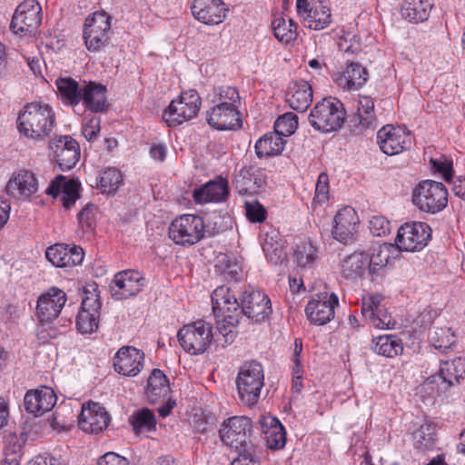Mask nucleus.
Returning <instances> with one entry per match:
<instances>
[{
  "mask_svg": "<svg viewBox=\"0 0 465 465\" xmlns=\"http://www.w3.org/2000/svg\"><path fill=\"white\" fill-rule=\"evenodd\" d=\"M431 229L420 222L406 223L401 225L395 239V247L401 252H416L427 245Z\"/></svg>",
  "mask_w": 465,
  "mask_h": 465,
  "instance_id": "9b49d317",
  "label": "nucleus"
},
{
  "mask_svg": "<svg viewBox=\"0 0 465 465\" xmlns=\"http://www.w3.org/2000/svg\"><path fill=\"white\" fill-rule=\"evenodd\" d=\"M169 392L170 385L167 377L161 370L154 369L148 378L145 389L148 401L154 404L161 399H165Z\"/></svg>",
  "mask_w": 465,
  "mask_h": 465,
  "instance_id": "58836bf2",
  "label": "nucleus"
},
{
  "mask_svg": "<svg viewBox=\"0 0 465 465\" xmlns=\"http://www.w3.org/2000/svg\"><path fill=\"white\" fill-rule=\"evenodd\" d=\"M307 26L313 30H322L331 23V10L322 0H312L310 8L302 15Z\"/></svg>",
  "mask_w": 465,
  "mask_h": 465,
  "instance_id": "4c0bfd02",
  "label": "nucleus"
},
{
  "mask_svg": "<svg viewBox=\"0 0 465 465\" xmlns=\"http://www.w3.org/2000/svg\"><path fill=\"white\" fill-rule=\"evenodd\" d=\"M94 205L87 204L78 214L79 223L83 227L92 228L94 218Z\"/></svg>",
  "mask_w": 465,
  "mask_h": 465,
  "instance_id": "338daca9",
  "label": "nucleus"
},
{
  "mask_svg": "<svg viewBox=\"0 0 465 465\" xmlns=\"http://www.w3.org/2000/svg\"><path fill=\"white\" fill-rule=\"evenodd\" d=\"M430 163L433 169L436 172L440 173L446 182H450L453 176L451 162L431 159Z\"/></svg>",
  "mask_w": 465,
  "mask_h": 465,
  "instance_id": "e2e57ef3",
  "label": "nucleus"
},
{
  "mask_svg": "<svg viewBox=\"0 0 465 465\" xmlns=\"http://www.w3.org/2000/svg\"><path fill=\"white\" fill-rule=\"evenodd\" d=\"M41 7L29 0L20 4L12 17L10 29L15 34L33 32L41 23Z\"/></svg>",
  "mask_w": 465,
  "mask_h": 465,
  "instance_id": "aec40b11",
  "label": "nucleus"
},
{
  "mask_svg": "<svg viewBox=\"0 0 465 465\" xmlns=\"http://www.w3.org/2000/svg\"><path fill=\"white\" fill-rule=\"evenodd\" d=\"M252 420L245 416H233L224 420L219 430L222 442L235 450L248 449Z\"/></svg>",
  "mask_w": 465,
  "mask_h": 465,
  "instance_id": "9d476101",
  "label": "nucleus"
},
{
  "mask_svg": "<svg viewBox=\"0 0 465 465\" xmlns=\"http://www.w3.org/2000/svg\"><path fill=\"white\" fill-rule=\"evenodd\" d=\"M429 339L435 349L443 352L456 342L455 335L449 327H433L430 330Z\"/></svg>",
  "mask_w": 465,
  "mask_h": 465,
  "instance_id": "49530a36",
  "label": "nucleus"
},
{
  "mask_svg": "<svg viewBox=\"0 0 465 465\" xmlns=\"http://www.w3.org/2000/svg\"><path fill=\"white\" fill-rule=\"evenodd\" d=\"M275 37L282 43H290L296 39L297 25L292 19L288 22L283 17H276L272 23Z\"/></svg>",
  "mask_w": 465,
  "mask_h": 465,
  "instance_id": "09e8293b",
  "label": "nucleus"
},
{
  "mask_svg": "<svg viewBox=\"0 0 465 465\" xmlns=\"http://www.w3.org/2000/svg\"><path fill=\"white\" fill-rule=\"evenodd\" d=\"M57 397L49 387H41L28 391L24 398L25 411L35 416H40L51 411L55 405Z\"/></svg>",
  "mask_w": 465,
  "mask_h": 465,
  "instance_id": "a878e982",
  "label": "nucleus"
},
{
  "mask_svg": "<svg viewBox=\"0 0 465 465\" xmlns=\"http://www.w3.org/2000/svg\"><path fill=\"white\" fill-rule=\"evenodd\" d=\"M231 465H260V462L247 449L240 451L239 456L232 461Z\"/></svg>",
  "mask_w": 465,
  "mask_h": 465,
  "instance_id": "69168bd1",
  "label": "nucleus"
},
{
  "mask_svg": "<svg viewBox=\"0 0 465 465\" xmlns=\"http://www.w3.org/2000/svg\"><path fill=\"white\" fill-rule=\"evenodd\" d=\"M106 87L95 82L84 83L81 102L86 109L93 113L106 110Z\"/></svg>",
  "mask_w": 465,
  "mask_h": 465,
  "instance_id": "72a5a7b5",
  "label": "nucleus"
},
{
  "mask_svg": "<svg viewBox=\"0 0 465 465\" xmlns=\"http://www.w3.org/2000/svg\"><path fill=\"white\" fill-rule=\"evenodd\" d=\"M79 183L74 180H70L63 186L61 193V201L66 209H70L79 198Z\"/></svg>",
  "mask_w": 465,
  "mask_h": 465,
  "instance_id": "6e6d98bb",
  "label": "nucleus"
},
{
  "mask_svg": "<svg viewBox=\"0 0 465 465\" xmlns=\"http://www.w3.org/2000/svg\"><path fill=\"white\" fill-rule=\"evenodd\" d=\"M66 182L64 181V177L63 175L56 176L48 185L45 190V193L53 196L54 198L57 197L61 194L63 186Z\"/></svg>",
  "mask_w": 465,
  "mask_h": 465,
  "instance_id": "774afa93",
  "label": "nucleus"
},
{
  "mask_svg": "<svg viewBox=\"0 0 465 465\" xmlns=\"http://www.w3.org/2000/svg\"><path fill=\"white\" fill-rule=\"evenodd\" d=\"M236 385L241 403L248 407L254 406L264 385L262 364L256 361L244 362L238 372Z\"/></svg>",
  "mask_w": 465,
  "mask_h": 465,
  "instance_id": "7ed1b4c3",
  "label": "nucleus"
},
{
  "mask_svg": "<svg viewBox=\"0 0 465 465\" xmlns=\"http://www.w3.org/2000/svg\"><path fill=\"white\" fill-rule=\"evenodd\" d=\"M206 116L208 124L217 130H237L242 127L235 104L218 103L206 112Z\"/></svg>",
  "mask_w": 465,
  "mask_h": 465,
  "instance_id": "a211bd4d",
  "label": "nucleus"
},
{
  "mask_svg": "<svg viewBox=\"0 0 465 465\" xmlns=\"http://www.w3.org/2000/svg\"><path fill=\"white\" fill-rule=\"evenodd\" d=\"M357 223L358 217L354 209L345 207L340 210L333 219L331 230L333 238L344 244L351 243Z\"/></svg>",
  "mask_w": 465,
  "mask_h": 465,
  "instance_id": "bb28decb",
  "label": "nucleus"
},
{
  "mask_svg": "<svg viewBox=\"0 0 465 465\" xmlns=\"http://www.w3.org/2000/svg\"><path fill=\"white\" fill-rule=\"evenodd\" d=\"M377 143L385 154L395 155L411 146V138L401 127L387 124L378 131Z\"/></svg>",
  "mask_w": 465,
  "mask_h": 465,
  "instance_id": "dca6fc26",
  "label": "nucleus"
},
{
  "mask_svg": "<svg viewBox=\"0 0 465 465\" xmlns=\"http://www.w3.org/2000/svg\"><path fill=\"white\" fill-rule=\"evenodd\" d=\"M339 299L333 292H322L313 297L306 305L305 313L311 323L324 325L334 318V309Z\"/></svg>",
  "mask_w": 465,
  "mask_h": 465,
  "instance_id": "2eb2a0df",
  "label": "nucleus"
},
{
  "mask_svg": "<svg viewBox=\"0 0 465 465\" xmlns=\"http://www.w3.org/2000/svg\"><path fill=\"white\" fill-rule=\"evenodd\" d=\"M370 322L373 327L381 330L393 329L396 324L391 315L384 308L377 311L374 316H371Z\"/></svg>",
  "mask_w": 465,
  "mask_h": 465,
  "instance_id": "bf43d9fd",
  "label": "nucleus"
},
{
  "mask_svg": "<svg viewBox=\"0 0 465 465\" xmlns=\"http://www.w3.org/2000/svg\"><path fill=\"white\" fill-rule=\"evenodd\" d=\"M58 94L64 104L73 107L78 105L81 102L82 86L72 77H59L55 81Z\"/></svg>",
  "mask_w": 465,
  "mask_h": 465,
  "instance_id": "a19ab883",
  "label": "nucleus"
},
{
  "mask_svg": "<svg viewBox=\"0 0 465 465\" xmlns=\"http://www.w3.org/2000/svg\"><path fill=\"white\" fill-rule=\"evenodd\" d=\"M329 194V176L326 173H322L318 176L315 187V196L319 203L327 201Z\"/></svg>",
  "mask_w": 465,
  "mask_h": 465,
  "instance_id": "052dcab7",
  "label": "nucleus"
},
{
  "mask_svg": "<svg viewBox=\"0 0 465 465\" xmlns=\"http://www.w3.org/2000/svg\"><path fill=\"white\" fill-rule=\"evenodd\" d=\"M204 220L196 214H183L171 223L169 238L178 245L192 246L199 242L209 232Z\"/></svg>",
  "mask_w": 465,
  "mask_h": 465,
  "instance_id": "423d86ee",
  "label": "nucleus"
},
{
  "mask_svg": "<svg viewBox=\"0 0 465 465\" xmlns=\"http://www.w3.org/2000/svg\"><path fill=\"white\" fill-rule=\"evenodd\" d=\"M214 269L224 280L237 281L242 272L237 259L230 253L220 252L216 256Z\"/></svg>",
  "mask_w": 465,
  "mask_h": 465,
  "instance_id": "79ce46f5",
  "label": "nucleus"
},
{
  "mask_svg": "<svg viewBox=\"0 0 465 465\" xmlns=\"http://www.w3.org/2000/svg\"><path fill=\"white\" fill-rule=\"evenodd\" d=\"M432 7L431 0H404L401 14L404 20L418 24L428 20Z\"/></svg>",
  "mask_w": 465,
  "mask_h": 465,
  "instance_id": "e433bc0d",
  "label": "nucleus"
},
{
  "mask_svg": "<svg viewBox=\"0 0 465 465\" xmlns=\"http://www.w3.org/2000/svg\"><path fill=\"white\" fill-rule=\"evenodd\" d=\"M229 195L228 181L218 177L209 181L204 185L193 191V199L197 203H220L225 201Z\"/></svg>",
  "mask_w": 465,
  "mask_h": 465,
  "instance_id": "2f4dec72",
  "label": "nucleus"
},
{
  "mask_svg": "<svg viewBox=\"0 0 465 465\" xmlns=\"http://www.w3.org/2000/svg\"><path fill=\"white\" fill-rule=\"evenodd\" d=\"M5 191L13 198L24 201L37 193L38 183L33 173L22 171L8 181Z\"/></svg>",
  "mask_w": 465,
  "mask_h": 465,
  "instance_id": "c85d7f7f",
  "label": "nucleus"
},
{
  "mask_svg": "<svg viewBox=\"0 0 465 465\" xmlns=\"http://www.w3.org/2000/svg\"><path fill=\"white\" fill-rule=\"evenodd\" d=\"M285 98L292 109L297 112H304L312 101V86L304 80L292 82L289 84Z\"/></svg>",
  "mask_w": 465,
  "mask_h": 465,
  "instance_id": "473e14b6",
  "label": "nucleus"
},
{
  "mask_svg": "<svg viewBox=\"0 0 465 465\" xmlns=\"http://www.w3.org/2000/svg\"><path fill=\"white\" fill-rule=\"evenodd\" d=\"M100 122L99 117L94 116L83 124L82 134L87 141L96 138L100 132Z\"/></svg>",
  "mask_w": 465,
  "mask_h": 465,
  "instance_id": "680f3d73",
  "label": "nucleus"
},
{
  "mask_svg": "<svg viewBox=\"0 0 465 465\" xmlns=\"http://www.w3.org/2000/svg\"><path fill=\"white\" fill-rule=\"evenodd\" d=\"M245 214L251 223H262L267 217L266 209L258 201H246Z\"/></svg>",
  "mask_w": 465,
  "mask_h": 465,
  "instance_id": "4d7b16f0",
  "label": "nucleus"
},
{
  "mask_svg": "<svg viewBox=\"0 0 465 465\" xmlns=\"http://www.w3.org/2000/svg\"><path fill=\"white\" fill-rule=\"evenodd\" d=\"M145 278L135 270L117 272L110 283V292L115 300H125L136 296L143 288Z\"/></svg>",
  "mask_w": 465,
  "mask_h": 465,
  "instance_id": "4468645a",
  "label": "nucleus"
},
{
  "mask_svg": "<svg viewBox=\"0 0 465 465\" xmlns=\"http://www.w3.org/2000/svg\"><path fill=\"white\" fill-rule=\"evenodd\" d=\"M55 125V114L45 103L26 104L18 114L17 129L20 134L35 142L49 138Z\"/></svg>",
  "mask_w": 465,
  "mask_h": 465,
  "instance_id": "f257e3e1",
  "label": "nucleus"
},
{
  "mask_svg": "<svg viewBox=\"0 0 465 465\" xmlns=\"http://www.w3.org/2000/svg\"><path fill=\"white\" fill-rule=\"evenodd\" d=\"M346 113L342 103L334 97L323 98L318 102L309 114L312 126L322 133L340 129L345 121Z\"/></svg>",
  "mask_w": 465,
  "mask_h": 465,
  "instance_id": "20e7f679",
  "label": "nucleus"
},
{
  "mask_svg": "<svg viewBox=\"0 0 465 465\" xmlns=\"http://www.w3.org/2000/svg\"><path fill=\"white\" fill-rule=\"evenodd\" d=\"M368 79V72L361 64L351 62L342 74L334 77L337 84L348 90L361 88Z\"/></svg>",
  "mask_w": 465,
  "mask_h": 465,
  "instance_id": "f704fd0d",
  "label": "nucleus"
},
{
  "mask_svg": "<svg viewBox=\"0 0 465 465\" xmlns=\"http://www.w3.org/2000/svg\"><path fill=\"white\" fill-rule=\"evenodd\" d=\"M240 300L241 314L254 323L264 322L272 312L270 298L261 291L247 289Z\"/></svg>",
  "mask_w": 465,
  "mask_h": 465,
  "instance_id": "ddd939ff",
  "label": "nucleus"
},
{
  "mask_svg": "<svg viewBox=\"0 0 465 465\" xmlns=\"http://www.w3.org/2000/svg\"><path fill=\"white\" fill-rule=\"evenodd\" d=\"M78 425L87 433H99L106 429L111 418L105 409L97 402L88 401L82 406Z\"/></svg>",
  "mask_w": 465,
  "mask_h": 465,
  "instance_id": "6ab92c4d",
  "label": "nucleus"
},
{
  "mask_svg": "<svg viewBox=\"0 0 465 465\" xmlns=\"http://www.w3.org/2000/svg\"><path fill=\"white\" fill-rule=\"evenodd\" d=\"M350 126L355 134H361L363 131L376 126L374 102L371 97H360L357 113L351 118Z\"/></svg>",
  "mask_w": 465,
  "mask_h": 465,
  "instance_id": "7c9ffc66",
  "label": "nucleus"
},
{
  "mask_svg": "<svg viewBox=\"0 0 465 465\" xmlns=\"http://www.w3.org/2000/svg\"><path fill=\"white\" fill-rule=\"evenodd\" d=\"M213 337L210 323L203 320L183 326L177 333L180 345L192 355L203 353L210 346Z\"/></svg>",
  "mask_w": 465,
  "mask_h": 465,
  "instance_id": "6e6552de",
  "label": "nucleus"
},
{
  "mask_svg": "<svg viewBox=\"0 0 465 465\" xmlns=\"http://www.w3.org/2000/svg\"><path fill=\"white\" fill-rule=\"evenodd\" d=\"M134 431L137 433L153 431L156 429V418L154 413L143 408L134 411L129 418Z\"/></svg>",
  "mask_w": 465,
  "mask_h": 465,
  "instance_id": "a18cd8bd",
  "label": "nucleus"
},
{
  "mask_svg": "<svg viewBox=\"0 0 465 465\" xmlns=\"http://www.w3.org/2000/svg\"><path fill=\"white\" fill-rule=\"evenodd\" d=\"M285 143L286 139L277 132L267 133L256 141L255 154L260 159L279 155L282 153Z\"/></svg>",
  "mask_w": 465,
  "mask_h": 465,
  "instance_id": "c9c22d12",
  "label": "nucleus"
},
{
  "mask_svg": "<svg viewBox=\"0 0 465 465\" xmlns=\"http://www.w3.org/2000/svg\"><path fill=\"white\" fill-rule=\"evenodd\" d=\"M265 183V179L252 166H242L236 171L233 176V185L241 195H252Z\"/></svg>",
  "mask_w": 465,
  "mask_h": 465,
  "instance_id": "c756f323",
  "label": "nucleus"
},
{
  "mask_svg": "<svg viewBox=\"0 0 465 465\" xmlns=\"http://www.w3.org/2000/svg\"><path fill=\"white\" fill-rule=\"evenodd\" d=\"M202 99L195 90L182 92L179 97L173 100L168 108L163 112V120L169 127H175L197 115Z\"/></svg>",
  "mask_w": 465,
  "mask_h": 465,
  "instance_id": "0eeeda50",
  "label": "nucleus"
},
{
  "mask_svg": "<svg viewBox=\"0 0 465 465\" xmlns=\"http://www.w3.org/2000/svg\"><path fill=\"white\" fill-rule=\"evenodd\" d=\"M267 446L270 449L280 450L286 443V432L284 427L276 418L270 420V428L264 430Z\"/></svg>",
  "mask_w": 465,
  "mask_h": 465,
  "instance_id": "8fccbe9b",
  "label": "nucleus"
},
{
  "mask_svg": "<svg viewBox=\"0 0 465 465\" xmlns=\"http://www.w3.org/2000/svg\"><path fill=\"white\" fill-rule=\"evenodd\" d=\"M278 238L279 235L277 233H267L262 245V250L268 262L273 265L282 264L287 257L283 242L281 239L278 240Z\"/></svg>",
  "mask_w": 465,
  "mask_h": 465,
  "instance_id": "37998d69",
  "label": "nucleus"
},
{
  "mask_svg": "<svg viewBox=\"0 0 465 465\" xmlns=\"http://www.w3.org/2000/svg\"><path fill=\"white\" fill-rule=\"evenodd\" d=\"M316 247L310 242H302L294 251V262L300 267H305L313 263L316 260Z\"/></svg>",
  "mask_w": 465,
  "mask_h": 465,
  "instance_id": "603ef678",
  "label": "nucleus"
},
{
  "mask_svg": "<svg viewBox=\"0 0 465 465\" xmlns=\"http://www.w3.org/2000/svg\"><path fill=\"white\" fill-rule=\"evenodd\" d=\"M214 99L213 102L214 104L218 103H229L235 104L239 107L240 96L236 88L232 86H220L214 89Z\"/></svg>",
  "mask_w": 465,
  "mask_h": 465,
  "instance_id": "5fc2aeb1",
  "label": "nucleus"
},
{
  "mask_svg": "<svg viewBox=\"0 0 465 465\" xmlns=\"http://www.w3.org/2000/svg\"><path fill=\"white\" fill-rule=\"evenodd\" d=\"M213 310L217 318H223L218 322V331L223 336V347L231 344L236 337V325L241 315V301L235 297L232 290L222 285L212 293Z\"/></svg>",
  "mask_w": 465,
  "mask_h": 465,
  "instance_id": "f03ea898",
  "label": "nucleus"
},
{
  "mask_svg": "<svg viewBox=\"0 0 465 465\" xmlns=\"http://www.w3.org/2000/svg\"><path fill=\"white\" fill-rule=\"evenodd\" d=\"M369 228L374 236L381 237L391 232V223L382 215H374L369 222Z\"/></svg>",
  "mask_w": 465,
  "mask_h": 465,
  "instance_id": "13d9d810",
  "label": "nucleus"
},
{
  "mask_svg": "<svg viewBox=\"0 0 465 465\" xmlns=\"http://www.w3.org/2000/svg\"><path fill=\"white\" fill-rule=\"evenodd\" d=\"M123 181L122 173L115 168H106L99 175L97 186L103 193L114 195Z\"/></svg>",
  "mask_w": 465,
  "mask_h": 465,
  "instance_id": "de8ad7c7",
  "label": "nucleus"
},
{
  "mask_svg": "<svg viewBox=\"0 0 465 465\" xmlns=\"http://www.w3.org/2000/svg\"><path fill=\"white\" fill-rule=\"evenodd\" d=\"M50 149L54 152V158L61 170L72 169L80 157L78 143L70 136H60L50 142Z\"/></svg>",
  "mask_w": 465,
  "mask_h": 465,
  "instance_id": "4be33fe9",
  "label": "nucleus"
},
{
  "mask_svg": "<svg viewBox=\"0 0 465 465\" xmlns=\"http://www.w3.org/2000/svg\"><path fill=\"white\" fill-rule=\"evenodd\" d=\"M412 203L420 211L435 214L447 207L448 191L440 182L423 180L412 191Z\"/></svg>",
  "mask_w": 465,
  "mask_h": 465,
  "instance_id": "39448f33",
  "label": "nucleus"
},
{
  "mask_svg": "<svg viewBox=\"0 0 465 465\" xmlns=\"http://www.w3.org/2000/svg\"><path fill=\"white\" fill-rule=\"evenodd\" d=\"M436 430L432 424L423 423L413 433L414 446L418 450H426L431 447L435 440Z\"/></svg>",
  "mask_w": 465,
  "mask_h": 465,
  "instance_id": "3c124183",
  "label": "nucleus"
},
{
  "mask_svg": "<svg viewBox=\"0 0 465 465\" xmlns=\"http://www.w3.org/2000/svg\"><path fill=\"white\" fill-rule=\"evenodd\" d=\"M67 297L65 292L57 288L52 287L37 300L36 315L43 323H49L55 320L61 313Z\"/></svg>",
  "mask_w": 465,
  "mask_h": 465,
  "instance_id": "f3484780",
  "label": "nucleus"
},
{
  "mask_svg": "<svg viewBox=\"0 0 465 465\" xmlns=\"http://www.w3.org/2000/svg\"><path fill=\"white\" fill-rule=\"evenodd\" d=\"M438 375L446 388L459 384L465 378V360L459 357L441 362Z\"/></svg>",
  "mask_w": 465,
  "mask_h": 465,
  "instance_id": "ea45409f",
  "label": "nucleus"
},
{
  "mask_svg": "<svg viewBox=\"0 0 465 465\" xmlns=\"http://www.w3.org/2000/svg\"><path fill=\"white\" fill-rule=\"evenodd\" d=\"M298 127V117L292 113H286L277 118L274 131L286 138L292 134Z\"/></svg>",
  "mask_w": 465,
  "mask_h": 465,
  "instance_id": "864d4df0",
  "label": "nucleus"
},
{
  "mask_svg": "<svg viewBox=\"0 0 465 465\" xmlns=\"http://www.w3.org/2000/svg\"><path fill=\"white\" fill-rule=\"evenodd\" d=\"M373 342L374 352L388 358H393L403 351L401 340L395 335H380Z\"/></svg>",
  "mask_w": 465,
  "mask_h": 465,
  "instance_id": "c03bdc74",
  "label": "nucleus"
},
{
  "mask_svg": "<svg viewBox=\"0 0 465 465\" xmlns=\"http://www.w3.org/2000/svg\"><path fill=\"white\" fill-rule=\"evenodd\" d=\"M144 354L133 346H124L118 350L114 359V371L128 377L136 376L143 367Z\"/></svg>",
  "mask_w": 465,
  "mask_h": 465,
  "instance_id": "412c9836",
  "label": "nucleus"
},
{
  "mask_svg": "<svg viewBox=\"0 0 465 465\" xmlns=\"http://www.w3.org/2000/svg\"><path fill=\"white\" fill-rule=\"evenodd\" d=\"M97 286L93 292L85 290V297L81 303V309L76 316V328L82 334H92L98 330L102 303L96 293Z\"/></svg>",
  "mask_w": 465,
  "mask_h": 465,
  "instance_id": "f8f14e48",
  "label": "nucleus"
},
{
  "mask_svg": "<svg viewBox=\"0 0 465 465\" xmlns=\"http://www.w3.org/2000/svg\"><path fill=\"white\" fill-rule=\"evenodd\" d=\"M395 251H397V248L394 244L383 242L377 246H372L366 252L368 277L371 282L376 281L381 276L382 271L392 258L391 253Z\"/></svg>",
  "mask_w": 465,
  "mask_h": 465,
  "instance_id": "cd10ccee",
  "label": "nucleus"
},
{
  "mask_svg": "<svg viewBox=\"0 0 465 465\" xmlns=\"http://www.w3.org/2000/svg\"><path fill=\"white\" fill-rule=\"evenodd\" d=\"M195 19L205 25H219L226 17L227 8L221 0H193L191 5Z\"/></svg>",
  "mask_w": 465,
  "mask_h": 465,
  "instance_id": "b1692460",
  "label": "nucleus"
},
{
  "mask_svg": "<svg viewBox=\"0 0 465 465\" xmlns=\"http://www.w3.org/2000/svg\"><path fill=\"white\" fill-rule=\"evenodd\" d=\"M84 252L80 246L55 243L46 249V259L55 267L64 268L80 264Z\"/></svg>",
  "mask_w": 465,
  "mask_h": 465,
  "instance_id": "393cba45",
  "label": "nucleus"
},
{
  "mask_svg": "<svg viewBox=\"0 0 465 465\" xmlns=\"http://www.w3.org/2000/svg\"><path fill=\"white\" fill-rule=\"evenodd\" d=\"M111 16L104 11L94 12L85 18L83 35L90 52H98L109 44Z\"/></svg>",
  "mask_w": 465,
  "mask_h": 465,
  "instance_id": "1a4fd4ad",
  "label": "nucleus"
},
{
  "mask_svg": "<svg viewBox=\"0 0 465 465\" xmlns=\"http://www.w3.org/2000/svg\"><path fill=\"white\" fill-rule=\"evenodd\" d=\"M339 270L341 277L356 282L368 276L367 256L365 251L351 253H339Z\"/></svg>",
  "mask_w": 465,
  "mask_h": 465,
  "instance_id": "5701e85b",
  "label": "nucleus"
},
{
  "mask_svg": "<svg viewBox=\"0 0 465 465\" xmlns=\"http://www.w3.org/2000/svg\"><path fill=\"white\" fill-rule=\"evenodd\" d=\"M97 465H129V460L115 452H107L98 460Z\"/></svg>",
  "mask_w": 465,
  "mask_h": 465,
  "instance_id": "0e129e2a",
  "label": "nucleus"
}]
</instances>
